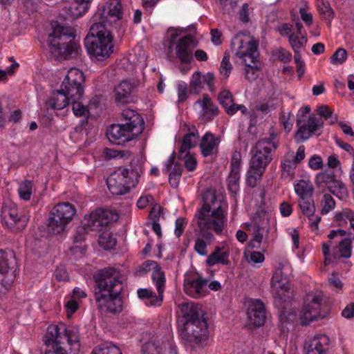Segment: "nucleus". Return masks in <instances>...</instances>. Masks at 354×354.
Returning a JSON list of instances; mask_svg holds the SVG:
<instances>
[{
	"label": "nucleus",
	"mask_w": 354,
	"mask_h": 354,
	"mask_svg": "<svg viewBox=\"0 0 354 354\" xmlns=\"http://www.w3.org/2000/svg\"><path fill=\"white\" fill-rule=\"evenodd\" d=\"M122 6L120 1H106L100 3L93 17L94 22L90 28L88 35L84 40L88 53L97 59L109 57L113 52V37L105 26L108 21L122 19Z\"/></svg>",
	"instance_id": "obj_1"
},
{
	"label": "nucleus",
	"mask_w": 354,
	"mask_h": 354,
	"mask_svg": "<svg viewBox=\"0 0 354 354\" xmlns=\"http://www.w3.org/2000/svg\"><path fill=\"white\" fill-rule=\"evenodd\" d=\"M203 203L196 211L194 220L201 235L210 242L213 235L221 234L226 222L224 214L227 207V203L222 196H217L214 192L207 191L203 195Z\"/></svg>",
	"instance_id": "obj_2"
},
{
	"label": "nucleus",
	"mask_w": 354,
	"mask_h": 354,
	"mask_svg": "<svg viewBox=\"0 0 354 354\" xmlns=\"http://www.w3.org/2000/svg\"><path fill=\"white\" fill-rule=\"evenodd\" d=\"M98 290L95 298L101 310L118 313L122 310L120 295L123 289L119 271L114 268L99 270L95 275Z\"/></svg>",
	"instance_id": "obj_3"
},
{
	"label": "nucleus",
	"mask_w": 354,
	"mask_h": 354,
	"mask_svg": "<svg viewBox=\"0 0 354 354\" xmlns=\"http://www.w3.org/2000/svg\"><path fill=\"white\" fill-rule=\"evenodd\" d=\"M43 354H75L80 348L78 330L63 323L49 325L45 336Z\"/></svg>",
	"instance_id": "obj_4"
},
{
	"label": "nucleus",
	"mask_w": 354,
	"mask_h": 354,
	"mask_svg": "<svg viewBox=\"0 0 354 354\" xmlns=\"http://www.w3.org/2000/svg\"><path fill=\"white\" fill-rule=\"evenodd\" d=\"M272 135L269 138L260 139L251 149L252 158L246 174V183L251 187L257 186L266 167L272 160V154L278 147Z\"/></svg>",
	"instance_id": "obj_5"
},
{
	"label": "nucleus",
	"mask_w": 354,
	"mask_h": 354,
	"mask_svg": "<svg viewBox=\"0 0 354 354\" xmlns=\"http://www.w3.org/2000/svg\"><path fill=\"white\" fill-rule=\"evenodd\" d=\"M121 123L111 124L106 131L109 140L118 145L136 139L144 130V120L133 109H124L121 113Z\"/></svg>",
	"instance_id": "obj_6"
},
{
	"label": "nucleus",
	"mask_w": 354,
	"mask_h": 354,
	"mask_svg": "<svg viewBox=\"0 0 354 354\" xmlns=\"http://www.w3.org/2000/svg\"><path fill=\"white\" fill-rule=\"evenodd\" d=\"M75 31L71 26L53 24V32L49 35L48 46L52 53L64 57L73 58L80 55L82 49L75 39Z\"/></svg>",
	"instance_id": "obj_7"
},
{
	"label": "nucleus",
	"mask_w": 354,
	"mask_h": 354,
	"mask_svg": "<svg viewBox=\"0 0 354 354\" xmlns=\"http://www.w3.org/2000/svg\"><path fill=\"white\" fill-rule=\"evenodd\" d=\"M183 31L173 27L168 28L167 32L170 33L168 39V52L170 53L174 50L176 57L181 63L189 64L192 60L193 50L197 46L198 42L195 37L191 34L178 38Z\"/></svg>",
	"instance_id": "obj_8"
},
{
	"label": "nucleus",
	"mask_w": 354,
	"mask_h": 354,
	"mask_svg": "<svg viewBox=\"0 0 354 354\" xmlns=\"http://www.w3.org/2000/svg\"><path fill=\"white\" fill-rule=\"evenodd\" d=\"M140 169H120L111 174L106 179V185L110 192L113 195H124L138 183Z\"/></svg>",
	"instance_id": "obj_9"
},
{
	"label": "nucleus",
	"mask_w": 354,
	"mask_h": 354,
	"mask_svg": "<svg viewBox=\"0 0 354 354\" xmlns=\"http://www.w3.org/2000/svg\"><path fill=\"white\" fill-rule=\"evenodd\" d=\"M75 214V207L69 203H60L51 209L48 218V230L57 234L64 232Z\"/></svg>",
	"instance_id": "obj_10"
},
{
	"label": "nucleus",
	"mask_w": 354,
	"mask_h": 354,
	"mask_svg": "<svg viewBox=\"0 0 354 354\" xmlns=\"http://www.w3.org/2000/svg\"><path fill=\"white\" fill-rule=\"evenodd\" d=\"M231 48L234 51L236 57L240 58L243 62H259L258 42L253 37H245L239 33L232 39Z\"/></svg>",
	"instance_id": "obj_11"
},
{
	"label": "nucleus",
	"mask_w": 354,
	"mask_h": 354,
	"mask_svg": "<svg viewBox=\"0 0 354 354\" xmlns=\"http://www.w3.org/2000/svg\"><path fill=\"white\" fill-rule=\"evenodd\" d=\"M323 298L324 295L319 290L312 291L306 295L299 313L301 324L303 326H307L310 322L325 317L322 313Z\"/></svg>",
	"instance_id": "obj_12"
},
{
	"label": "nucleus",
	"mask_w": 354,
	"mask_h": 354,
	"mask_svg": "<svg viewBox=\"0 0 354 354\" xmlns=\"http://www.w3.org/2000/svg\"><path fill=\"white\" fill-rule=\"evenodd\" d=\"M315 183L319 189L322 192L327 189L341 200L348 196L346 185L336 178L334 171L325 170L317 173L315 177Z\"/></svg>",
	"instance_id": "obj_13"
},
{
	"label": "nucleus",
	"mask_w": 354,
	"mask_h": 354,
	"mask_svg": "<svg viewBox=\"0 0 354 354\" xmlns=\"http://www.w3.org/2000/svg\"><path fill=\"white\" fill-rule=\"evenodd\" d=\"M84 76L77 68H71L62 82L61 90L69 96L70 100H80L84 95Z\"/></svg>",
	"instance_id": "obj_14"
},
{
	"label": "nucleus",
	"mask_w": 354,
	"mask_h": 354,
	"mask_svg": "<svg viewBox=\"0 0 354 354\" xmlns=\"http://www.w3.org/2000/svg\"><path fill=\"white\" fill-rule=\"evenodd\" d=\"M290 267L288 263H280L272 274L271 292L275 299L283 301L286 293L290 290V283L288 273Z\"/></svg>",
	"instance_id": "obj_15"
},
{
	"label": "nucleus",
	"mask_w": 354,
	"mask_h": 354,
	"mask_svg": "<svg viewBox=\"0 0 354 354\" xmlns=\"http://www.w3.org/2000/svg\"><path fill=\"white\" fill-rule=\"evenodd\" d=\"M17 267L15 252L0 250V283L6 289L14 282Z\"/></svg>",
	"instance_id": "obj_16"
},
{
	"label": "nucleus",
	"mask_w": 354,
	"mask_h": 354,
	"mask_svg": "<svg viewBox=\"0 0 354 354\" xmlns=\"http://www.w3.org/2000/svg\"><path fill=\"white\" fill-rule=\"evenodd\" d=\"M113 213L106 209H97L85 216L82 225L88 231L104 232L112 221Z\"/></svg>",
	"instance_id": "obj_17"
},
{
	"label": "nucleus",
	"mask_w": 354,
	"mask_h": 354,
	"mask_svg": "<svg viewBox=\"0 0 354 354\" xmlns=\"http://www.w3.org/2000/svg\"><path fill=\"white\" fill-rule=\"evenodd\" d=\"M331 241L322 244V253L324 257V263L328 266L337 262L340 258L348 259L352 254V240L344 238L339 242L338 253H331Z\"/></svg>",
	"instance_id": "obj_18"
},
{
	"label": "nucleus",
	"mask_w": 354,
	"mask_h": 354,
	"mask_svg": "<svg viewBox=\"0 0 354 354\" xmlns=\"http://www.w3.org/2000/svg\"><path fill=\"white\" fill-rule=\"evenodd\" d=\"M187 333V341L197 346L207 341L209 335L208 324L206 318L201 319L191 324H184Z\"/></svg>",
	"instance_id": "obj_19"
},
{
	"label": "nucleus",
	"mask_w": 354,
	"mask_h": 354,
	"mask_svg": "<svg viewBox=\"0 0 354 354\" xmlns=\"http://www.w3.org/2000/svg\"><path fill=\"white\" fill-rule=\"evenodd\" d=\"M297 125L298 130L295 138L298 142L308 140L312 134L320 135V132L317 133L323 125V121L321 118L310 116L308 120L298 118L297 120Z\"/></svg>",
	"instance_id": "obj_20"
},
{
	"label": "nucleus",
	"mask_w": 354,
	"mask_h": 354,
	"mask_svg": "<svg viewBox=\"0 0 354 354\" xmlns=\"http://www.w3.org/2000/svg\"><path fill=\"white\" fill-rule=\"evenodd\" d=\"M246 306L248 324L255 327L263 326L266 317L264 304L258 299H249Z\"/></svg>",
	"instance_id": "obj_21"
},
{
	"label": "nucleus",
	"mask_w": 354,
	"mask_h": 354,
	"mask_svg": "<svg viewBox=\"0 0 354 354\" xmlns=\"http://www.w3.org/2000/svg\"><path fill=\"white\" fill-rule=\"evenodd\" d=\"M271 231L272 226L268 218H262L260 223L255 222L253 238L250 241V245L252 248H259L263 240L274 238V232Z\"/></svg>",
	"instance_id": "obj_22"
},
{
	"label": "nucleus",
	"mask_w": 354,
	"mask_h": 354,
	"mask_svg": "<svg viewBox=\"0 0 354 354\" xmlns=\"http://www.w3.org/2000/svg\"><path fill=\"white\" fill-rule=\"evenodd\" d=\"M1 216L2 223L10 229L18 224V229L23 227L26 222V217L19 216L18 209L14 204L3 206Z\"/></svg>",
	"instance_id": "obj_23"
},
{
	"label": "nucleus",
	"mask_w": 354,
	"mask_h": 354,
	"mask_svg": "<svg viewBox=\"0 0 354 354\" xmlns=\"http://www.w3.org/2000/svg\"><path fill=\"white\" fill-rule=\"evenodd\" d=\"M330 342L326 335H315L305 343L306 354H328Z\"/></svg>",
	"instance_id": "obj_24"
},
{
	"label": "nucleus",
	"mask_w": 354,
	"mask_h": 354,
	"mask_svg": "<svg viewBox=\"0 0 354 354\" xmlns=\"http://www.w3.org/2000/svg\"><path fill=\"white\" fill-rule=\"evenodd\" d=\"M206 84L210 91H214V75L212 73H207L202 75L200 71L194 72L189 82L191 91L195 94H198Z\"/></svg>",
	"instance_id": "obj_25"
},
{
	"label": "nucleus",
	"mask_w": 354,
	"mask_h": 354,
	"mask_svg": "<svg viewBox=\"0 0 354 354\" xmlns=\"http://www.w3.org/2000/svg\"><path fill=\"white\" fill-rule=\"evenodd\" d=\"M180 313L185 319L184 324H191L205 318V313L201 306L192 301L183 302L179 305Z\"/></svg>",
	"instance_id": "obj_26"
},
{
	"label": "nucleus",
	"mask_w": 354,
	"mask_h": 354,
	"mask_svg": "<svg viewBox=\"0 0 354 354\" xmlns=\"http://www.w3.org/2000/svg\"><path fill=\"white\" fill-rule=\"evenodd\" d=\"M207 283V281L201 277L196 279L187 278L184 282V290L189 296L196 299L201 298L206 295Z\"/></svg>",
	"instance_id": "obj_27"
},
{
	"label": "nucleus",
	"mask_w": 354,
	"mask_h": 354,
	"mask_svg": "<svg viewBox=\"0 0 354 354\" xmlns=\"http://www.w3.org/2000/svg\"><path fill=\"white\" fill-rule=\"evenodd\" d=\"M195 104L201 107L200 115L205 122H208L218 115V107L214 104L211 98L207 95H204L201 99H198Z\"/></svg>",
	"instance_id": "obj_28"
},
{
	"label": "nucleus",
	"mask_w": 354,
	"mask_h": 354,
	"mask_svg": "<svg viewBox=\"0 0 354 354\" xmlns=\"http://www.w3.org/2000/svg\"><path fill=\"white\" fill-rule=\"evenodd\" d=\"M220 140L214 134L207 132L202 137L200 142L201 153L204 157H207L217 153Z\"/></svg>",
	"instance_id": "obj_29"
},
{
	"label": "nucleus",
	"mask_w": 354,
	"mask_h": 354,
	"mask_svg": "<svg viewBox=\"0 0 354 354\" xmlns=\"http://www.w3.org/2000/svg\"><path fill=\"white\" fill-rule=\"evenodd\" d=\"M133 86L128 80H122L114 88L115 101L118 105H122L129 102Z\"/></svg>",
	"instance_id": "obj_30"
},
{
	"label": "nucleus",
	"mask_w": 354,
	"mask_h": 354,
	"mask_svg": "<svg viewBox=\"0 0 354 354\" xmlns=\"http://www.w3.org/2000/svg\"><path fill=\"white\" fill-rule=\"evenodd\" d=\"M137 295L147 307L160 306L163 301L164 294L158 292L156 295L149 288H139L137 290Z\"/></svg>",
	"instance_id": "obj_31"
},
{
	"label": "nucleus",
	"mask_w": 354,
	"mask_h": 354,
	"mask_svg": "<svg viewBox=\"0 0 354 354\" xmlns=\"http://www.w3.org/2000/svg\"><path fill=\"white\" fill-rule=\"evenodd\" d=\"M297 163L294 160L292 151L285 153L281 160V176L284 178H292Z\"/></svg>",
	"instance_id": "obj_32"
},
{
	"label": "nucleus",
	"mask_w": 354,
	"mask_h": 354,
	"mask_svg": "<svg viewBox=\"0 0 354 354\" xmlns=\"http://www.w3.org/2000/svg\"><path fill=\"white\" fill-rule=\"evenodd\" d=\"M69 96L61 89L53 92L48 101V106L55 111L62 110L69 104Z\"/></svg>",
	"instance_id": "obj_33"
},
{
	"label": "nucleus",
	"mask_w": 354,
	"mask_h": 354,
	"mask_svg": "<svg viewBox=\"0 0 354 354\" xmlns=\"http://www.w3.org/2000/svg\"><path fill=\"white\" fill-rule=\"evenodd\" d=\"M294 189L299 199L311 198L314 187L309 180L301 179L294 183Z\"/></svg>",
	"instance_id": "obj_34"
},
{
	"label": "nucleus",
	"mask_w": 354,
	"mask_h": 354,
	"mask_svg": "<svg viewBox=\"0 0 354 354\" xmlns=\"http://www.w3.org/2000/svg\"><path fill=\"white\" fill-rule=\"evenodd\" d=\"M199 138L198 131L194 129L193 131L186 133L183 139L180 148V157H184L185 152H189V149L197 145Z\"/></svg>",
	"instance_id": "obj_35"
},
{
	"label": "nucleus",
	"mask_w": 354,
	"mask_h": 354,
	"mask_svg": "<svg viewBox=\"0 0 354 354\" xmlns=\"http://www.w3.org/2000/svg\"><path fill=\"white\" fill-rule=\"evenodd\" d=\"M167 347H170L168 342L158 339L145 343L142 350L143 354H162Z\"/></svg>",
	"instance_id": "obj_36"
},
{
	"label": "nucleus",
	"mask_w": 354,
	"mask_h": 354,
	"mask_svg": "<svg viewBox=\"0 0 354 354\" xmlns=\"http://www.w3.org/2000/svg\"><path fill=\"white\" fill-rule=\"evenodd\" d=\"M228 255L227 252L222 251V249L217 246L215 248L214 252L207 257L206 264L210 267L218 263L227 265L229 263L227 259Z\"/></svg>",
	"instance_id": "obj_37"
},
{
	"label": "nucleus",
	"mask_w": 354,
	"mask_h": 354,
	"mask_svg": "<svg viewBox=\"0 0 354 354\" xmlns=\"http://www.w3.org/2000/svg\"><path fill=\"white\" fill-rule=\"evenodd\" d=\"M91 1H70L68 7V14L76 19L84 15L90 8Z\"/></svg>",
	"instance_id": "obj_38"
},
{
	"label": "nucleus",
	"mask_w": 354,
	"mask_h": 354,
	"mask_svg": "<svg viewBox=\"0 0 354 354\" xmlns=\"http://www.w3.org/2000/svg\"><path fill=\"white\" fill-rule=\"evenodd\" d=\"M218 100L222 105L228 115H234V109L232 94L228 90L221 91L218 95Z\"/></svg>",
	"instance_id": "obj_39"
},
{
	"label": "nucleus",
	"mask_w": 354,
	"mask_h": 354,
	"mask_svg": "<svg viewBox=\"0 0 354 354\" xmlns=\"http://www.w3.org/2000/svg\"><path fill=\"white\" fill-rule=\"evenodd\" d=\"M91 354H122V352L116 345L106 342L95 346Z\"/></svg>",
	"instance_id": "obj_40"
},
{
	"label": "nucleus",
	"mask_w": 354,
	"mask_h": 354,
	"mask_svg": "<svg viewBox=\"0 0 354 354\" xmlns=\"http://www.w3.org/2000/svg\"><path fill=\"white\" fill-rule=\"evenodd\" d=\"M151 279L156 286L157 292L164 294L166 279L165 274L159 266L152 272Z\"/></svg>",
	"instance_id": "obj_41"
},
{
	"label": "nucleus",
	"mask_w": 354,
	"mask_h": 354,
	"mask_svg": "<svg viewBox=\"0 0 354 354\" xmlns=\"http://www.w3.org/2000/svg\"><path fill=\"white\" fill-rule=\"evenodd\" d=\"M299 206L302 214L308 217H314L315 212V203L313 198L299 199Z\"/></svg>",
	"instance_id": "obj_42"
},
{
	"label": "nucleus",
	"mask_w": 354,
	"mask_h": 354,
	"mask_svg": "<svg viewBox=\"0 0 354 354\" xmlns=\"http://www.w3.org/2000/svg\"><path fill=\"white\" fill-rule=\"evenodd\" d=\"M18 193L21 199L29 201L32 194V183L30 180H25L21 182L18 187Z\"/></svg>",
	"instance_id": "obj_43"
},
{
	"label": "nucleus",
	"mask_w": 354,
	"mask_h": 354,
	"mask_svg": "<svg viewBox=\"0 0 354 354\" xmlns=\"http://www.w3.org/2000/svg\"><path fill=\"white\" fill-rule=\"evenodd\" d=\"M320 15L323 19L330 23L334 17V11L328 1H320L317 5Z\"/></svg>",
	"instance_id": "obj_44"
},
{
	"label": "nucleus",
	"mask_w": 354,
	"mask_h": 354,
	"mask_svg": "<svg viewBox=\"0 0 354 354\" xmlns=\"http://www.w3.org/2000/svg\"><path fill=\"white\" fill-rule=\"evenodd\" d=\"M288 41L295 55H297L300 54L299 51L305 46L307 42V39L306 36H298L295 35L294 36H290Z\"/></svg>",
	"instance_id": "obj_45"
},
{
	"label": "nucleus",
	"mask_w": 354,
	"mask_h": 354,
	"mask_svg": "<svg viewBox=\"0 0 354 354\" xmlns=\"http://www.w3.org/2000/svg\"><path fill=\"white\" fill-rule=\"evenodd\" d=\"M232 64L230 61V55L228 53H225L220 64L219 73L224 79H227L232 71Z\"/></svg>",
	"instance_id": "obj_46"
},
{
	"label": "nucleus",
	"mask_w": 354,
	"mask_h": 354,
	"mask_svg": "<svg viewBox=\"0 0 354 354\" xmlns=\"http://www.w3.org/2000/svg\"><path fill=\"white\" fill-rule=\"evenodd\" d=\"M240 172L230 171L227 179L229 191L236 194L239 189Z\"/></svg>",
	"instance_id": "obj_47"
},
{
	"label": "nucleus",
	"mask_w": 354,
	"mask_h": 354,
	"mask_svg": "<svg viewBox=\"0 0 354 354\" xmlns=\"http://www.w3.org/2000/svg\"><path fill=\"white\" fill-rule=\"evenodd\" d=\"M353 215L354 212L350 209L345 208L335 212V219L338 226H344L347 223V221H348L349 218H351Z\"/></svg>",
	"instance_id": "obj_48"
},
{
	"label": "nucleus",
	"mask_w": 354,
	"mask_h": 354,
	"mask_svg": "<svg viewBox=\"0 0 354 354\" xmlns=\"http://www.w3.org/2000/svg\"><path fill=\"white\" fill-rule=\"evenodd\" d=\"M245 65V77L249 81L255 80L259 74V67L257 66V63H244Z\"/></svg>",
	"instance_id": "obj_49"
},
{
	"label": "nucleus",
	"mask_w": 354,
	"mask_h": 354,
	"mask_svg": "<svg viewBox=\"0 0 354 354\" xmlns=\"http://www.w3.org/2000/svg\"><path fill=\"white\" fill-rule=\"evenodd\" d=\"M253 9L250 3H244L238 12L239 20L244 24L249 22L250 15L253 12Z\"/></svg>",
	"instance_id": "obj_50"
},
{
	"label": "nucleus",
	"mask_w": 354,
	"mask_h": 354,
	"mask_svg": "<svg viewBox=\"0 0 354 354\" xmlns=\"http://www.w3.org/2000/svg\"><path fill=\"white\" fill-rule=\"evenodd\" d=\"M347 59V52L344 48H338L330 57V62L334 65L343 64Z\"/></svg>",
	"instance_id": "obj_51"
},
{
	"label": "nucleus",
	"mask_w": 354,
	"mask_h": 354,
	"mask_svg": "<svg viewBox=\"0 0 354 354\" xmlns=\"http://www.w3.org/2000/svg\"><path fill=\"white\" fill-rule=\"evenodd\" d=\"M277 106V102L274 99H270L266 102H261L257 105L256 109L257 111L263 113H268L274 110Z\"/></svg>",
	"instance_id": "obj_52"
},
{
	"label": "nucleus",
	"mask_w": 354,
	"mask_h": 354,
	"mask_svg": "<svg viewBox=\"0 0 354 354\" xmlns=\"http://www.w3.org/2000/svg\"><path fill=\"white\" fill-rule=\"evenodd\" d=\"M208 243L203 238L197 237L195 240V252L201 256H206L207 254V248Z\"/></svg>",
	"instance_id": "obj_53"
},
{
	"label": "nucleus",
	"mask_w": 354,
	"mask_h": 354,
	"mask_svg": "<svg viewBox=\"0 0 354 354\" xmlns=\"http://www.w3.org/2000/svg\"><path fill=\"white\" fill-rule=\"evenodd\" d=\"M178 103H183L187 98V84L183 81H178L177 84Z\"/></svg>",
	"instance_id": "obj_54"
},
{
	"label": "nucleus",
	"mask_w": 354,
	"mask_h": 354,
	"mask_svg": "<svg viewBox=\"0 0 354 354\" xmlns=\"http://www.w3.org/2000/svg\"><path fill=\"white\" fill-rule=\"evenodd\" d=\"M323 203L324 205L322 209V214H328L335 208V202L330 194H325L324 195Z\"/></svg>",
	"instance_id": "obj_55"
},
{
	"label": "nucleus",
	"mask_w": 354,
	"mask_h": 354,
	"mask_svg": "<svg viewBox=\"0 0 354 354\" xmlns=\"http://www.w3.org/2000/svg\"><path fill=\"white\" fill-rule=\"evenodd\" d=\"M184 157H180V153L178 154L179 159H183L185 160V167L188 171H193L196 169L197 165V162L196 158L193 155L190 154L189 152H185L184 153Z\"/></svg>",
	"instance_id": "obj_56"
},
{
	"label": "nucleus",
	"mask_w": 354,
	"mask_h": 354,
	"mask_svg": "<svg viewBox=\"0 0 354 354\" xmlns=\"http://www.w3.org/2000/svg\"><path fill=\"white\" fill-rule=\"evenodd\" d=\"M73 113L76 116H83L88 112L87 107L80 102V100H71Z\"/></svg>",
	"instance_id": "obj_57"
},
{
	"label": "nucleus",
	"mask_w": 354,
	"mask_h": 354,
	"mask_svg": "<svg viewBox=\"0 0 354 354\" xmlns=\"http://www.w3.org/2000/svg\"><path fill=\"white\" fill-rule=\"evenodd\" d=\"M247 261L250 264L261 263L264 261V255L260 252H250L245 254Z\"/></svg>",
	"instance_id": "obj_58"
},
{
	"label": "nucleus",
	"mask_w": 354,
	"mask_h": 354,
	"mask_svg": "<svg viewBox=\"0 0 354 354\" xmlns=\"http://www.w3.org/2000/svg\"><path fill=\"white\" fill-rule=\"evenodd\" d=\"M241 164V154L239 151H234L231 159V171L240 172Z\"/></svg>",
	"instance_id": "obj_59"
},
{
	"label": "nucleus",
	"mask_w": 354,
	"mask_h": 354,
	"mask_svg": "<svg viewBox=\"0 0 354 354\" xmlns=\"http://www.w3.org/2000/svg\"><path fill=\"white\" fill-rule=\"evenodd\" d=\"M308 166L313 170H319L323 167V161L318 155H313L308 160Z\"/></svg>",
	"instance_id": "obj_60"
},
{
	"label": "nucleus",
	"mask_w": 354,
	"mask_h": 354,
	"mask_svg": "<svg viewBox=\"0 0 354 354\" xmlns=\"http://www.w3.org/2000/svg\"><path fill=\"white\" fill-rule=\"evenodd\" d=\"M187 224V221L185 218L180 217L176 219L174 232L177 237H180L183 234Z\"/></svg>",
	"instance_id": "obj_61"
},
{
	"label": "nucleus",
	"mask_w": 354,
	"mask_h": 354,
	"mask_svg": "<svg viewBox=\"0 0 354 354\" xmlns=\"http://www.w3.org/2000/svg\"><path fill=\"white\" fill-rule=\"evenodd\" d=\"M158 263L154 261H147L144 262L140 267L139 272L141 273H147L150 270L152 272L158 268Z\"/></svg>",
	"instance_id": "obj_62"
},
{
	"label": "nucleus",
	"mask_w": 354,
	"mask_h": 354,
	"mask_svg": "<svg viewBox=\"0 0 354 354\" xmlns=\"http://www.w3.org/2000/svg\"><path fill=\"white\" fill-rule=\"evenodd\" d=\"M294 59L297 66V72L298 73V76L299 77H301L305 72V63L302 60L300 54L295 55Z\"/></svg>",
	"instance_id": "obj_63"
},
{
	"label": "nucleus",
	"mask_w": 354,
	"mask_h": 354,
	"mask_svg": "<svg viewBox=\"0 0 354 354\" xmlns=\"http://www.w3.org/2000/svg\"><path fill=\"white\" fill-rule=\"evenodd\" d=\"M342 316L346 319L354 317V303L348 304L342 311Z\"/></svg>",
	"instance_id": "obj_64"
}]
</instances>
